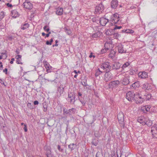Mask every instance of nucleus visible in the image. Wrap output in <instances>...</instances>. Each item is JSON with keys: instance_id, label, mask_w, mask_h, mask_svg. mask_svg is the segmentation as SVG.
Here are the masks:
<instances>
[{"instance_id": "f257e3e1", "label": "nucleus", "mask_w": 157, "mask_h": 157, "mask_svg": "<svg viewBox=\"0 0 157 157\" xmlns=\"http://www.w3.org/2000/svg\"><path fill=\"white\" fill-rule=\"evenodd\" d=\"M135 97V93L132 91H129L126 94V98L129 101L134 100Z\"/></svg>"}, {"instance_id": "f03ea898", "label": "nucleus", "mask_w": 157, "mask_h": 157, "mask_svg": "<svg viewBox=\"0 0 157 157\" xmlns=\"http://www.w3.org/2000/svg\"><path fill=\"white\" fill-rule=\"evenodd\" d=\"M120 84L119 80H115L110 82L108 84L109 88V89H113L117 88Z\"/></svg>"}, {"instance_id": "7ed1b4c3", "label": "nucleus", "mask_w": 157, "mask_h": 157, "mask_svg": "<svg viewBox=\"0 0 157 157\" xmlns=\"http://www.w3.org/2000/svg\"><path fill=\"white\" fill-rule=\"evenodd\" d=\"M104 7L102 3H100L97 6L95 9V14H100L104 10Z\"/></svg>"}, {"instance_id": "20e7f679", "label": "nucleus", "mask_w": 157, "mask_h": 157, "mask_svg": "<svg viewBox=\"0 0 157 157\" xmlns=\"http://www.w3.org/2000/svg\"><path fill=\"white\" fill-rule=\"evenodd\" d=\"M119 15L117 13L113 14L111 17V20L112 24H117L118 23L120 20Z\"/></svg>"}, {"instance_id": "39448f33", "label": "nucleus", "mask_w": 157, "mask_h": 157, "mask_svg": "<svg viewBox=\"0 0 157 157\" xmlns=\"http://www.w3.org/2000/svg\"><path fill=\"white\" fill-rule=\"evenodd\" d=\"M111 66L110 63L108 62H105L102 63L100 66V67L103 69H106V71H109L111 68Z\"/></svg>"}, {"instance_id": "423d86ee", "label": "nucleus", "mask_w": 157, "mask_h": 157, "mask_svg": "<svg viewBox=\"0 0 157 157\" xmlns=\"http://www.w3.org/2000/svg\"><path fill=\"white\" fill-rule=\"evenodd\" d=\"M113 78L112 73L109 71H107L104 75V80L105 82H108L112 80Z\"/></svg>"}, {"instance_id": "0eeeda50", "label": "nucleus", "mask_w": 157, "mask_h": 157, "mask_svg": "<svg viewBox=\"0 0 157 157\" xmlns=\"http://www.w3.org/2000/svg\"><path fill=\"white\" fill-rule=\"evenodd\" d=\"M127 46V45H125L124 46L122 44L119 45L117 47L118 52L121 54L126 53L127 51V50L125 47Z\"/></svg>"}, {"instance_id": "6e6552de", "label": "nucleus", "mask_w": 157, "mask_h": 157, "mask_svg": "<svg viewBox=\"0 0 157 157\" xmlns=\"http://www.w3.org/2000/svg\"><path fill=\"white\" fill-rule=\"evenodd\" d=\"M23 6L24 8L28 10H31L33 7V4L29 0H25L23 3Z\"/></svg>"}, {"instance_id": "1a4fd4ad", "label": "nucleus", "mask_w": 157, "mask_h": 157, "mask_svg": "<svg viewBox=\"0 0 157 157\" xmlns=\"http://www.w3.org/2000/svg\"><path fill=\"white\" fill-rule=\"evenodd\" d=\"M68 98H70L69 101L71 104H74L75 102V96L74 93L73 92H68Z\"/></svg>"}, {"instance_id": "9d476101", "label": "nucleus", "mask_w": 157, "mask_h": 157, "mask_svg": "<svg viewBox=\"0 0 157 157\" xmlns=\"http://www.w3.org/2000/svg\"><path fill=\"white\" fill-rule=\"evenodd\" d=\"M76 111V109L74 108L70 109L69 110H67L65 109H63V114L64 115L67 114H68L70 115H72L74 114Z\"/></svg>"}, {"instance_id": "9b49d317", "label": "nucleus", "mask_w": 157, "mask_h": 157, "mask_svg": "<svg viewBox=\"0 0 157 157\" xmlns=\"http://www.w3.org/2000/svg\"><path fill=\"white\" fill-rule=\"evenodd\" d=\"M111 66L113 70H117L120 68L121 64L118 62H116L113 63Z\"/></svg>"}, {"instance_id": "f8f14e48", "label": "nucleus", "mask_w": 157, "mask_h": 157, "mask_svg": "<svg viewBox=\"0 0 157 157\" xmlns=\"http://www.w3.org/2000/svg\"><path fill=\"white\" fill-rule=\"evenodd\" d=\"M47 75V74H45V75ZM47 75H48L47 77L46 78H44V79L45 80H47L48 82L50 81L52 82L54 81L55 80V77L53 75H52L50 74H47Z\"/></svg>"}, {"instance_id": "ddd939ff", "label": "nucleus", "mask_w": 157, "mask_h": 157, "mask_svg": "<svg viewBox=\"0 0 157 157\" xmlns=\"http://www.w3.org/2000/svg\"><path fill=\"white\" fill-rule=\"evenodd\" d=\"M105 48L107 50H111L113 48V45L112 44V42L109 41V42H106L105 44L104 45Z\"/></svg>"}, {"instance_id": "4468645a", "label": "nucleus", "mask_w": 157, "mask_h": 157, "mask_svg": "<svg viewBox=\"0 0 157 157\" xmlns=\"http://www.w3.org/2000/svg\"><path fill=\"white\" fill-rule=\"evenodd\" d=\"M118 5V1L117 0H112L111 2V8L113 9H116Z\"/></svg>"}, {"instance_id": "2eb2a0df", "label": "nucleus", "mask_w": 157, "mask_h": 157, "mask_svg": "<svg viewBox=\"0 0 157 157\" xmlns=\"http://www.w3.org/2000/svg\"><path fill=\"white\" fill-rule=\"evenodd\" d=\"M108 22V19L104 18L103 17L100 18L99 21L100 24L103 26H105Z\"/></svg>"}, {"instance_id": "dca6fc26", "label": "nucleus", "mask_w": 157, "mask_h": 157, "mask_svg": "<svg viewBox=\"0 0 157 157\" xmlns=\"http://www.w3.org/2000/svg\"><path fill=\"white\" fill-rule=\"evenodd\" d=\"M139 76L142 78L145 79L148 77L147 73L144 71L140 72L138 74Z\"/></svg>"}, {"instance_id": "f3484780", "label": "nucleus", "mask_w": 157, "mask_h": 157, "mask_svg": "<svg viewBox=\"0 0 157 157\" xmlns=\"http://www.w3.org/2000/svg\"><path fill=\"white\" fill-rule=\"evenodd\" d=\"M11 16L13 18H16L19 16V14L16 10H13L11 11Z\"/></svg>"}, {"instance_id": "a211bd4d", "label": "nucleus", "mask_w": 157, "mask_h": 157, "mask_svg": "<svg viewBox=\"0 0 157 157\" xmlns=\"http://www.w3.org/2000/svg\"><path fill=\"white\" fill-rule=\"evenodd\" d=\"M137 120L138 122L140 124H142L143 125H144L146 124L145 122L144 121V117L143 116H141L138 117Z\"/></svg>"}, {"instance_id": "6ab92c4d", "label": "nucleus", "mask_w": 157, "mask_h": 157, "mask_svg": "<svg viewBox=\"0 0 157 157\" xmlns=\"http://www.w3.org/2000/svg\"><path fill=\"white\" fill-rule=\"evenodd\" d=\"M151 132L153 138H157V130L151 129Z\"/></svg>"}, {"instance_id": "aec40b11", "label": "nucleus", "mask_w": 157, "mask_h": 157, "mask_svg": "<svg viewBox=\"0 0 157 157\" xmlns=\"http://www.w3.org/2000/svg\"><path fill=\"white\" fill-rule=\"evenodd\" d=\"M136 103V104H140L142 103V102L144 101V98H135V99L134 100Z\"/></svg>"}, {"instance_id": "412c9836", "label": "nucleus", "mask_w": 157, "mask_h": 157, "mask_svg": "<svg viewBox=\"0 0 157 157\" xmlns=\"http://www.w3.org/2000/svg\"><path fill=\"white\" fill-rule=\"evenodd\" d=\"M134 31L133 30L131 29H124L122 30V33H127L132 34L134 33Z\"/></svg>"}, {"instance_id": "4be33fe9", "label": "nucleus", "mask_w": 157, "mask_h": 157, "mask_svg": "<svg viewBox=\"0 0 157 157\" xmlns=\"http://www.w3.org/2000/svg\"><path fill=\"white\" fill-rule=\"evenodd\" d=\"M63 9L62 8H58L57 9L56 13L59 15H61L63 14Z\"/></svg>"}, {"instance_id": "5701e85b", "label": "nucleus", "mask_w": 157, "mask_h": 157, "mask_svg": "<svg viewBox=\"0 0 157 157\" xmlns=\"http://www.w3.org/2000/svg\"><path fill=\"white\" fill-rule=\"evenodd\" d=\"M130 82L129 81V79L128 78L126 77L124 78L123 80L122 84L123 85H126L128 84Z\"/></svg>"}, {"instance_id": "b1692460", "label": "nucleus", "mask_w": 157, "mask_h": 157, "mask_svg": "<svg viewBox=\"0 0 157 157\" xmlns=\"http://www.w3.org/2000/svg\"><path fill=\"white\" fill-rule=\"evenodd\" d=\"M117 118L119 121H122L124 120V115L122 113H120L117 115Z\"/></svg>"}, {"instance_id": "393cba45", "label": "nucleus", "mask_w": 157, "mask_h": 157, "mask_svg": "<svg viewBox=\"0 0 157 157\" xmlns=\"http://www.w3.org/2000/svg\"><path fill=\"white\" fill-rule=\"evenodd\" d=\"M29 26V25L28 23H25L21 25V28L22 29L25 30L28 28Z\"/></svg>"}, {"instance_id": "a878e982", "label": "nucleus", "mask_w": 157, "mask_h": 157, "mask_svg": "<svg viewBox=\"0 0 157 157\" xmlns=\"http://www.w3.org/2000/svg\"><path fill=\"white\" fill-rule=\"evenodd\" d=\"M46 155L47 157H52L51 151L49 148L46 149Z\"/></svg>"}, {"instance_id": "bb28decb", "label": "nucleus", "mask_w": 157, "mask_h": 157, "mask_svg": "<svg viewBox=\"0 0 157 157\" xmlns=\"http://www.w3.org/2000/svg\"><path fill=\"white\" fill-rule=\"evenodd\" d=\"M102 72L101 71L99 68L96 71V73L95 74V77H98L99 75H100L102 74Z\"/></svg>"}, {"instance_id": "cd10ccee", "label": "nucleus", "mask_w": 157, "mask_h": 157, "mask_svg": "<svg viewBox=\"0 0 157 157\" xmlns=\"http://www.w3.org/2000/svg\"><path fill=\"white\" fill-rule=\"evenodd\" d=\"M114 31L113 29H109L106 32V34L107 35H113V34L114 33Z\"/></svg>"}, {"instance_id": "c85d7f7f", "label": "nucleus", "mask_w": 157, "mask_h": 157, "mask_svg": "<svg viewBox=\"0 0 157 157\" xmlns=\"http://www.w3.org/2000/svg\"><path fill=\"white\" fill-rule=\"evenodd\" d=\"M132 86L135 89L136 88H138L139 87V82H135L132 84Z\"/></svg>"}, {"instance_id": "c756f323", "label": "nucleus", "mask_w": 157, "mask_h": 157, "mask_svg": "<svg viewBox=\"0 0 157 157\" xmlns=\"http://www.w3.org/2000/svg\"><path fill=\"white\" fill-rule=\"evenodd\" d=\"M149 84L147 83H146L143 84L142 88L144 90H148L149 89V87L148 86Z\"/></svg>"}, {"instance_id": "7c9ffc66", "label": "nucleus", "mask_w": 157, "mask_h": 157, "mask_svg": "<svg viewBox=\"0 0 157 157\" xmlns=\"http://www.w3.org/2000/svg\"><path fill=\"white\" fill-rule=\"evenodd\" d=\"M100 34V32L98 31L93 33L92 35V37L93 38H97Z\"/></svg>"}, {"instance_id": "2f4dec72", "label": "nucleus", "mask_w": 157, "mask_h": 157, "mask_svg": "<svg viewBox=\"0 0 157 157\" xmlns=\"http://www.w3.org/2000/svg\"><path fill=\"white\" fill-rule=\"evenodd\" d=\"M58 93L59 92V96H60L61 94H62L63 92V88L60 87H59L57 89Z\"/></svg>"}, {"instance_id": "473e14b6", "label": "nucleus", "mask_w": 157, "mask_h": 157, "mask_svg": "<svg viewBox=\"0 0 157 157\" xmlns=\"http://www.w3.org/2000/svg\"><path fill=\"white\" fill-rule=\"evenodd\" d=\"M130 65V63L128 62L125 63L122 66L121 68L122 69H124V68L128 67Z\"/></svg>"}, {"instance_id": "72a5a7b5", "label": "nucleus", "mask_w": 157, "mask_h": 157, "mask_svg": "<svg viewBox=\"0 0 157 157\" xmlns=\"http://www.w3.org/2000/svg\"><path fill=\"white\" fill-rule=\"evenodd\" d=\"M113 37L115 39H117L120 36V35L118 33H113Z\"/></svg>"}, {"instance_id": "f704fd0d", "label": "nucleus", "mask_w": 157, "mask_h": 157, "mask_svg": "<svg viewBox=\"0 0 157 157\" xmlns=\"http://www.w3.org/2000/svg\"><path fill=\"white\" fill-rule=\"evenodd\" d=\"M52 67H51L50 65L48 66H47V67L46 68L47 72L48 73L51 72L52 71Z\"/></svg>"}, {"instance_id": "c9c22d12", "label": "nucleus", "mask_w": 157, "mask_h": 157, "mask_svg": "<svg viewBox=\"0 0 157 157\" xmlns=\"http://www.w3.org/2000/svg\"><path fill=\"white\" fill-rule=\"evenodd\" d=\"M145 96V98L147 100H149L151 97V94H147L146 95H144Z\"/></svg>"}, {"instance_id": "e433bc0d", "label": "nucleus", "mask_w": 157, "mask_h": 157, "mask_svg": "<svg viewBox=\"0 0 157 157\" xmlns=\"http://www.w3.org/2000/svg\"><path fill=\"white\" fill-rule=\"evenodd\" d=\"M146 124L148 126H151L152 125V121L150 120H148L145 122Z\"/></svg>"}, {"instance_id": "4c0bfd02", "label": "nucleus", "mask_w": 157, "mask_h": 157, "mask_svg": "<svg viewBox=\"0 0 157 157\" xmlns=\"http://www.w3.org/2000/svg\"><path fill=\"white\" fill-rule=\"evenodd\" d=\"M64 29L65 30V32L68 35H69L71 34V32L70 29H67V28H65Z\"/></svg>"}, {"instance_id": "58836bf2", "label": "nucleus", "mask_w": 157, "mask_h": 157, "mask_svg": "<svg viewBox=\"0 0 157 157\" xmlns=\"http://www.w3.org/2000/svg\"><path fill=\"white\" fill-rule=\"evenodd\" d=\"M92 144L95 146H96L98 144V141L95 140H94L92 142Z\"/></svg>"}, {"instance_id": "ea45409f", "label": "nucleus", "mask_w": 157, "mask_h": 157, "mask_svg": "<svg viewBox=\"0 0 157 157\" xmlns=\"http://www.w3.org/2000/svg\"><path fill=\"white\" fill-rule=\"evenodd\" d=\"M135 98H142L141 95V94L140 93H135Z\"/></svg>"}, {"instance_id": "a19ab883", "label": "nucleus", "mask_w": 157, "mask_h": 157, "mask_svg": "<svg viewBox=\"0 0 157 157\" xmlns=\"http://www.w3.org/2000/svg\"><path fill=\"white\" fill-rule=\"evenodd\" d=\"M115 54V52L113 51H111L110 54L109 55V57H112L114 56V54Z\"/></svg>"}, {"instance_id": "79ce46f5", "label": "nucleus", "mask_w": 157, "mask_h": 157, "mask_svg": "<svg viewBox=\"0 0 157 157\" xmlns=\"http://www.w3.org/2000/svg\"><path fill=\"white\" fill-rule=\"evenodd\" d=\"M43 29L45 31H46L47 32H48V31L50 30L49 28L47 25L45 26L43 28Z\"/></svg>"}, {"instance_id": "37998d69", "label": "nucleus", "mask_w": 157, "mask_h": 157, "mask_svg": "<svg viewBox=\"0 0 157 157\" xmlns=\"http://www.w3.org/2000/svg\"><path fill=\"white\" fill-rule=\"evenodd\" d=\"M57 148L59 151L61 152H63L64 150L63 148H61L60 145H58L57 146Z\"/></svg>"}, {"instance_id": "c03bdc74", "label": "nucleus", "mask_w": 157, "mask_h": 157, "mask_svg": "<svg viewBox=\"0 0 157 157\" xmlns=\"http://www.w3.org/2000/svg\"><path fill=\"white\" fill-rule=\"evenodd\" d=\"M46 103H44L43 104V108H44V112H46L47 110V106L46 105Z\"/></svg>"}, {"instance_id": "a18cd8bd", "label": "nucleus", "mask_w": 157, "mask_h": 157, "mask_svg": "<svg viewBox=\"0 0 157 157\" xmlns=\"http://www.w3.org/2000/svg\"><path fill=\"white\" fill-rule=\"evenodd\" d=\"M5 14L3 12H1L0 13V19H2L4 17Z\"/></svg>"}, {"instance_id": "49530a36", "label": "nucleus", "mask_w": 157, "mask_h": 157, "mask_svg": "<svg viewBox=\"0 0 157 157\" xmlns=\"http://www.w3.org/2000/svg\"><path fill=\"white\" fill-rule=\"evenodd\" d=\"M145 107L146 109V112H148L150 110V109L151 108V107L150 105H146L145 106Z\"/></svg>"}, {"instance_id": "de8ad7c7", "label": "nucleus", "mask_w": 157, "mask_h": 157, "mask_svg": "<svg viewBox=\"0 0 157 157\" xmlns=\"http://www.w3.org/2000/svg\"><path fill=\"white\" fill-rule=\"evenodd\" d=\"M121 26H117V25H115L114 28L113 29V30L114 31L115 30L117 29H120L122 28Z\"/></svg>"}, {"instance_id": "09e8293b", "label": "nucleus", "mask_w": 157, "mask_h": 157, "mask_svg": "<svg viewBox=\"0 0 157 157\" xmlns=\"http://www.w3.org/2000/svg\"><path fill=\"white\" fill-rule=\"evenodd\" d=\"M7 40H11L13 39V37L11 36H8L7 38Z\"/></svg>"}, {"instance_id": "8fccbe9b", "label": "nucleus", "mask_w": 157, "mask_h": 157, "mask_svg": "<svg viewBox=\"0 0 157 157\" xmlns=\"http://www.w3.org/2000/svg\"><path fill=\"white\" fill-rule=\"evenodd\" d=\"M151 129H156L157 130V125L155 124L154 125V126L151 127Z\"/></svg>"}, {"instance_id": "3c124183", "label": "nucleus", "mask_w": 157, "mask_h": 157, "mask_svg": "<svg viewBox=\"0 0 157 157\" xmlns=\"http://www.w3.org/2000/svg\"><path fill=\"white\" fill-rule=\"evenodd\" d=\"M21 55H18L16 56V58L17 60L21 59Z\"/></svg>"}, {"instance_id": "603ef678", "label": "nucleus", "mask_w": 157, "mask_h": 157, "mask_svg": "<svg viewBox=\"0 0 157 157\" xmlns=\"http://www.w3.org/2000/svg\"><path fill=\"white\" fill-rule=\"evenodd\" d=\"M6 6L8 7L11 8L13 7V6L10 3H8L6 4Z\"/></svg>"}, {"instance_id": "864d4df0", "label": "nucleus", "mask_w": 157, "mask_h": 157, "mask_svg": "<svg viewBox=\"0 0 157 157\" xmlns=\"http://www.w3.org/2000/svg\"><path fill=\"white\" fill-rule=\"evenodd\" d=\"M16 63L18 64H22L23 63L21 62V60L18 59V60H17L16 61Z\"/></svg>"}, {"instance_id": "5fc2aeb1", "label": "nucleus", "mask_w": 157, "mask_h": 157, "mask_svg": "<svg viewBox=\"0 0 157 157\" xmlns=\"http://www.w3.org/2000/svg\"><path fill=\"white\" fill-rule=\"evenodd\" d=\"M107 50V49L105 48V49H102L101 51V53L102 54L106 52Z\"/></svg>"}, {"instance_id": "6e6d98bb", "label": "nucleus", "mask_w": 157, "mask_h": 157, "mask_svg": "<svg viewBox=\"0 0 157 157\" xmlns=\"http://www.w3.org/2000/svg\"><path fill=\"white\" fill-rule=\"evenodd\" d=\"M101 154V153L99 152H97L96 155V157H100V155Z\"/></svg>"}, {"instance_id": "4d7b16f0", "label": "nucleus", "mask_w": 157, "mask_h": 157, "mask_svg": "<svg viewBox=\"0 0 157 157\" xmlns=\"http://www.w3.org/2000/svg\"><path fill=\"white\" fill-rule=\"evenodd\" d=\"M24 127L23 129L25 132H27L28 130L27 126L26 124H24Z\"/></svg>"}, {"instance_id": "13d9d810", "label": "nucleus", "mask_w": 157, "mask_h": 157, "mask_svg": "<svg viewBox=\"0 0 157 157\" xmlns=\"http://www.w3.org/2000/svg\"><path fill=\"white\" fill-rule=\"evenodd\" d=\"M79 99L80 101L81 102L82 104L83 105V106L85 105L86 103V102L85 101H83L82 100H80Z\"/></svg>"}, {"instance_id": "bf43d9fd", "label": "nucleus", "mask_w": 157, "mask_h": 157, "mask_svg": "<svg viewBox=\"0 0 157 157\" xmlns=\"http://www.w3.org/2000/svg\"><path fill=\"white\" fill-rule=\"evenodd\" d=\"M46 44L47 45H51L52 44L50 42V41L47 40L46 41Z\"/></svg>"}, {"instance_id": "052dcab7", "label": "nucleus", "mask_w": 157, "mask_h": 157, "mask_svg": "<svg viewBox=\"0 0 157 157\" xmlns=\"http://www.w3.org/2000/svg\"><path fill=\"white\" fill-rule=\"evenodd\" d=\"M142 110L144 111V112H146V109L145 106H144L142 108Z\"/></svg>"}, {"instance_id": "680f3d73", "label": "nucleus", "mask_w": 157, "mask_h": 157, "mask_svg": "<svg viewBox=\"0 0 157 157\" xmlns=\"http://www.w3.org/2000/svg\"><path fill=\"white\" fill-rule=\"evenodd\" d=\"M72 145H68V147L71 149V151H72V150H73V149H74V148H73V147H72Z\"/></svg>"}, {"instance_id": "e2e57ef3", "label": "nucleus", "mask_w": 157, "mask_h": 157, "mask_svg": "<svg viewBox=\"0 0 157 157\" xmlns=\"http://www.w3.org/2000/svg\"><path fill=\"white\" fill-rule=\"evenodd\" d=\"M0 82L2 84L4 85L5 86H6V85L4 83L3 81L0 78Z\"/></svg>"}, {"instance_id": "0e129e2a", "label": "nucleus", "mask_w": 157, "mask_h": 157, "mask_svg": "<svg viewBox=\"0 0 157 157\" xmlns=\"http://www.w3.org/2000/svg\"><path fill=\"white\" fill-rule=\"evenodd\" d=\"M7 71H8L7 69L6 68L4 70H3V72L5 73L6 74H7Z\"/></svg>"}, {"instance_id": "69168bd1", "label": "nucleus", "mask_w": 157, "mask_h": 157, "mask_svg": "<svg viewBox=\"0 0 157 157\" xmlns=\"http://www.w3.org/2000/svg\"><path fill=\"white\" fill-rule=\"evenodd\" d=\"M58 42V40H56V44L55 45H53V47H54L55 46H58V44H57Z\"/></svg>"}, {"instance_id": "338daca9", "label": "nucleus", "mask_w": 157, "mask_h": 157, "mask_svg": "<svg viewBox=\"0 0 157 157\" xmlns=\"http://www.w3.org/2000/svg\"><path fill=\"white\" fill-rule=\"evenodd\" d=\"M39 102L37 101H35L34 102V105H37L38 104Z\"/></svg>"}, {"instance_id": "774afa93", "label": "nucleus", "mask_w": 157, "mask_h": 157, "mask_svg": "<svg viewBox=\"0 0 157 157\" xmlns=\"http://www.w3.org/2000/svg\"><path fill=\"white\" fill-rule=\"evenodd\" d=\"M89 57L90 58H91L92 57H93L94 58H95V56L94 55H92V53H91L89 56Z\"/></svg>"}]
</instances>
